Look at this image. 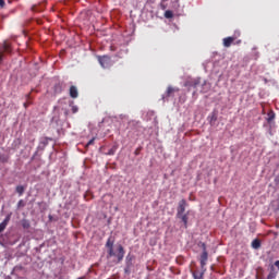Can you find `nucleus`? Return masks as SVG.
<instances>
[{"instance_id": "nucleus-11", "label": "nucleus", "mask_w": 279, "mask_h": 279, "mask_svg": "<svg viewBox=\"0 0 279 279\" xmlns=\"http://www.w3.org/2000/svg\"><path fill=\"white\" fill-rule=\"evenodd\" d=\"M276 276H278V272H276V268L274 266H270V272L268 274L266 279H276Z\"/></svg>"}, {"instance_id": "nucleus-21", "label": "nucleus", "mask_w": 279, "mask_h": 279, "mask_svg": "<svg viewBox=\"0 0 279 279\" xmlns=\"http://www.w3.org/2000/svg\"><path fill=\"white\" fill-rule=\"evenodd\" d=\"M17 208H25V201L20 199L17 203Z\"/></svg>"}, {"instance_id": "nucleus-19", "label": "nucleus", "mask_w": 279, "mask_h": 279, "mask_svg": "<svg viewBox=\"0 0 279 279\" xmlns=\"http://www.w3.org/2000/svg\"><path fill=\"white\" fill-rule=\"evenodd\" d=\"M8 160H10V157L7 155H0V162H8Z\"/></svg>"}, {"instance_id": "nucleus-22", "label": "nucleus", "mask_w": 279, "mask_h": 279, "mask_svg": "<svg viewBox=\"0 0 279 279\" xmlns=\"http://www.w3.org/2000/svg\"><path fill=\"white\" fill-rule=\"evenodd\" d=\"M90 145H95V137L88 141V143L85 145L86 148L90 147Z\"/></svg>"}, {"instance_id": "nucleus-14", "label": "nucleus", "mask_w": 279, "mask_h": 279, "mask_svg": "<svg viewBox=\"0 0 279 279\" xmlns=\"http://www.w3.org/2000/svg\"><path fill=\"white\" fill-rule=\"evenodd\" d=\"M178 90H180V89H175V88H173V87H171V86H169L168 87V89H167V97H171V95H173V93H178Z\"/></svg>"}, {"instance_id": "nucleus-13", "label": "nucleus", "mask_w": 279, "mask_h": 279, "mask_svg": "<svg viewBox=\"0 0 279 279\" xmlns=\"http://www.w3.org/2000/svg\"><path fill=\"white\" fill-rule=\"evenodd\" d=\"M192 276L194 279H204V272L193 271Z\"/></svg>"}, {"instance_id": "nucleus-32", "label": "nucleus", "mask_w": 279, "mask_h": 279, "mask_svg": "<svg viewBox=\"0 0 279 279\" xmlns=\"http://www.w3.org/2000/svg\"><path fill=\"white\" fill-rule=\"evenodd\" d=\"M135 154L138 155V151L136 150Z\"/></svg>"}, {"instance_id": "nucleus-24", "label": "nucleus", "mask_w": 279, "mask_h": 279, "mask_svg": "<svg viewBox=\"0 0 279 279\" xmlns=\"http://www.w3.org/2000/svg\"><path fill=\"white\" fill-rule=\"evenodd\" d=\"M80 109L77 108V106H72V112L73 114L77 113Z\"/></svg>"}, {"instance_id": "nucleus-6", "label": "nucleus", "mask_w": 279, "mask_h": 279, "mask_svg": "<svg viewBox=\"0 0 279 279\" xmlns=\"http://www.w3.org/2000/svg\"><path fill=\"white\" fill-rule=\"evenodd\" d=\"M98 61L100 63V66H102V69H108V66L110 65V57L108 56L99 57Z\"/></svg>"}, {"instance_id": "nucleus-3", "label": "nucleus", "mask_w": 279, "mask_h": 279, "mask_svg": "<svg viewBox=\"0 0 279 279\" xmlns=\"http://www.w3.org/2000/svg\"><path fill=\"white\" fill-rule=\"evenodd\" d=\"M4 53H12V44L8 41H3L2 46L0 47V64L3 62Z\"/></svg>"}, {"instance_id": "nucleus-16", "label": "nucleus", "mask_w": 279, "mask_h": 279, "mask_svg": "<svg viewBox=\"0 0 279 279\" xmlns=\"http://www.w3.org/2000/svg\"><path fill=\"white\" fill-rule=\"evenodd\" d=\"M274 119H276V113L274 111H269L267 122L271 123V121H274Z\"/></svg>"}, {"instance_id": "nucleus-17", "label": "nucleus", "mask_w": 279, "mask_h": 279, "mask_svg": "<svg viewBox=\"0 0 279 279\" xmlns=\"http://www.w3.org/2000/svg\"><path fill=\"white\" fill-rule=\"evenodd\" d=\"M209 119H210L209 123L213 125V123H215V121H217V113H211L209 116Z\"/></svg>"}, {"instance_id": "nucleus-30", "label": "nucleus", "mask_w": 279, "mask_h": 279, "mask_svg": "<svg viewBox=\"0 0 279 279\" xmlns=\"http://www.w3.org/2000/svg\"><path fill=\"white\" fill-rule=\"evenodd\" d=\"M236 45H241V40H238V41H236Z\"/></svg>"}, {"instance_id": "nucleus-26", "label": "nucleus", "mask_w": 279, "mask_h": 279, "mask_svg": "<svg viewBox=\"0 0 279 279\" xmlns=\"http://www.w3.org/2000/svg\"><path fill=\"white\" fill-rule=\"evenodd\" d=\"M0 8H5V0H0Z\"/></svg>"}, {"instance_id": "nucleus-7", "label": "nucleus", "mask_w": 279, "mask_h": 279, "mask_svg": "<svg viewBox=\"0 0 279 279\" xmlns=\"http://www.w3.org/2000/svg\"><path fill=\"white\" fill-rule=\"evenodd\" d=\"M70 97L72 99H77V97H80V92H77V87L75 85L70 87Z\"/></svg>"}, {"instance_id": "nucleus-4", "label": "nucleus", "mask_w": 279, "mask_h": 279, "mask_svg": "<svg viewBox=\"0 0 279 279\" xmlns=\"http://www.w3.org/2000/svg\"><path fill=\"white\" fill-rule=\"evenodd\" d=\"M186 206H189V204L186 203V199H181L179 202V205L177 208V217H182V215H184V213L186 211Z\"/></svg>"}, {"instance_id": "nucleus-27", "label": "nucleus", "mask_w": 279, "mask_h": 279, "mask_svg": "<svg viewBox=\"0 0 279 279\" xmlns=\"http://www.w3.org/2000/svg\"><path fill=\"white\" fill-rule=\"evenodd\" d=\"M275 267L278 268V270H279V260L275 262Z\"/></svg>"}, {"instance_id": "nucleus-8", "label": "nucleus", "mask_w": 279, "mask_h": 279, "mask_svg": "<svg viewBox=\"0 0 279 279\" xmlns=\"http://www.w3.org/2000/svg\"><path fill=\"white\" fill-rule=\"evenodd\" d=\"M236 40V37H226L222 40L223 47H232V43Z\"/></svg>"}, {"instance_id": "nucleus-9", "label": "nucleus", "mask_w": 279, "mask_h": 279, "mask_svg": "<svg viewBox=\"0 0 279 279\" xmlns=\"http://www.w3.org/2000/svg\"><path fill=\"white\" fill-rule=\"evenodd\" d=\"M177 218L183 221L184 228H189V214H181V216H177Z\"/></svg>"}, {"instance_id": "nucleus-2", "label": "nucleus", "mask_w": 279, "mask_h": 279, "mask_svg": "<svg viewBox=\"0 0 279 279\" xmlns=\"http://www.w3.org/2000/svg\"><path fill=\"white\" fill-rule=\"evenodd\" d=\"M167 8L178 10L180 8V0H161V10H167Z\"/></svg>"}, {"instance_id": "nucleus-20", "label": "nucleus", "mask_w": 279, "mask_h": 279, "mask_svg": "<svg viewBox=\"0 0 279 279\" xmlns=\"http://www.w3.org/2000/svg\"><path fill=\"white\" fill-rule=\"evenodd\" d=\"M54 93H62V85L57 84V85L54 86Z\"/></svg>"}, {"instance_id": "nucleus-1", "label": "nucleus", "mask_w": 279, "mask_h": 279, "mask_svg": "<svg viewBox=\"0 0 279 279\" xmlns=\"http://www.w3.org/2000/svg\"><path fill=\"white\" fill-rule=\"evenodd\" d=\"M106 247L108 250L107 258H112V256H116L118 258V263H121L123 258L125 257V248H123V245H118V254L114 253V240L112 238H109L106 242Z\"/></svg>"}, {"instance_id": "nucleus-33", "label": "nucleus", "mask_w": 279, "mask_h": 279, "mask_svg": "<svg viewBox=\"0 0 279 279\" xmlns=\"http://www.w3.org/2000/svg\"><path fill=\"white\" fill-rule=\"evenodd\" d=\"M78 279H84V277H80Z\"/></svg>"}, {"instance_id": "nucleus-31", "label": "nucleus", "mask_w": 279, "mask_h": 279, "mask_svg": "<svg viewBox=\"0 0 279 279\" xmlns=\"http://www.w3.org/2000/svg\"><path fill=\"white\" fill-rule=\"evenodd\" d=\"M193 86H194V88H196V86H197V83H194V84H193Z\"/></svg>"}, {"instance_id": "nucleus-28", "label": "nucleus", "mask_w": 279, "mask_h": 279, "mask_svg": "<svg viewBox=\"0 0 279 279\" xmlns=\"http://www.w3.org/2000/svg\"><path fill=\"white\" fill-rule=\"evenodd\" d=\"M257 271L259 272V274H263V267H259V268H257Z\"/></svg>"}, {"instance_id": "nucleus-12", "label": "nucleus", "mask_w": 279, "mask_h": 279, "mask_svg": "<svg viewBox=\"0 0 279 279\" xmlns=\"http://www.w3.org/2000/svg\"><path fill=\"white\" fill-rule=\"evenodd\" d=\"M252 247H253V250L260 248V240H258V239L253 240Z\"/></svg>"}, {"instance_id": "nucleus-5", "label": "nucleus", "mask_w": 279, "mask_h": 279, "mask_svg": "<svg viewBox=\"0 0 279 279\" xmlns=\"http://www.w3.org/2000/svg\"><path fill=\"white\" fill-rule=\"evenodd\" d=\"M203 253L201 255V267L204 269L206 267V263L208 262V252L206 251V244H203Z\"/></svg>"}, {"instance_id": "nucleus-10", "label": "nucleus", "mask_w": 279, "mask_h": 279, "mask_svg": "<svg viewBox=\"0 0 279 279\" xmlns=\"http://www.w3.org/2000/svg\"><path fill=\"white\" fill-rule=\"evenodd\" d=\"M8 223H10V216H7V218L0 223V234L8 228Z\"/></svg>"}, {"instance_id": "nucleus-29", "label": "nucleus", "mask_w": 279, "mask_h": 279, "mask_svg": "<svg viewBox=\"0 0 279 279\" xmlns=\"http://www.w3.org/2000/svg\"><path fill=\"white\" fill-rule=\"evenodd\" d=\"M28 104L27 102H24V108H27Z\"/></svg>"}, {"instance_id": "nucleus-15", "label": "nucleus", "mask_w": 279, "mask_h": 279, "mask_svg": "<svg viewBox=\"0 0 279 279\" xmlns=\"http://www.w3.org/2000/svg\"><path fill=\"white\" fill-rule=\"evenodd\" d=\"M15 191H16V193L21 196V195H23V193H25V186H23V185H17V186L15 187Z\"/></svg>"}, {"instance_id": "nucleus-23", "label": "nucleus", "mask_w": 279, "mask_h": 279, "mask_svg": "<svg viewBox=\"0 0 279 279\" xmlns=\"http://www.w3.org/2000/svg\"><path fill=\"white\" fill-rule=\"evenodd\" d=\"M132 265V256L128 255L126 256V267H130Z\"/></svg>"}, {"instance_id": "nucleus-18", "label": "nucleus", "mask_w": 279, "mask_h": 279, "mask_svg": "<svg viewBox=\"0 0 279 279\" xmlns=\"http://www.w3.org/2000/svg\"><path fill=\"white\" fill-rule=\"evenodd\" d=\"M165 16H166V19H173V11H171V10L166 11Z\"/></svg>"}, {"instance_id": "nucleus-25", "label": "nucleus", "mask_w": 279, "mask_h": 279, "mask_svg": "<svg viewBox=\"0 0 279 279\" xmlns=\"http://www.w3.org/2000/svg\"><path fill=\"white\" fill-rule=\"evenodd\" d=\"M22 226L25 230H27L29 228V222L24 221Z\"/></svg>"}]
</instances>
